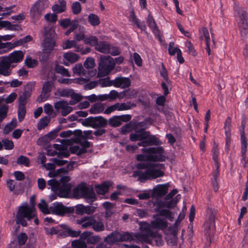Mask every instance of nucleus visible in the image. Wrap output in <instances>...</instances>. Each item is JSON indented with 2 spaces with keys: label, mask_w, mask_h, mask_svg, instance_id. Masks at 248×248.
I'll return each mask as SVG.
<instances>
[{
  "label": "nucleus",
  "mask_w": 248,
  "mask_h": 248,
  "mask_svg": "<svg viewBox=\"0 0 248 248\" xmlns=\"http://www.w3.org/2000/svg\"><path fill=\"white\" fill-rule=\"evenodd\" d=\"M70 97L73 100L70 101L71 105H74L82 99L81 96L79 94L75 93L73 90H72Z\"/></svg>",
  "instance_id": "57"
},
{
  "label": "nucleus",
  "mask_w": 248,
  "mask_h": 248,
  "mask_svg": "<svg viewBox=\"0 0 248 248\" xmlns=\"http://www.w3.org/2000/svg\"><path fill=\"white\" fill-rule=\"evenodd\" d=\"M31 39V37L30 35L27 36L24 38L21 39L15 42L14 43H12L11 42H7L6 43L2 45L3 46L4 48H8L10 49L14 48L15 47L21 45L30 40Z\"/></svg>",
  "instance_id": "31"
},
{
  "label": "nucleus",
  "mask_w": 248,
  "mask_h": 248,
  "mask_svg": "<svg viewBox=\"0 0 248 248\" xmlns=\"http://www.w3.org/2000/svg\"><path fill=\"white\" fill-rule=\"evenodd\" d=\"M217 211L212 208L206 210V221L204 223L206 234L209 235L215 229V220L217 218Z\"/></svg>",
  "instance_id": "12"
},
{
  "label": "nucleus",
  "mask_w": 248,
  "mask_h": 248,
  "mask_svg": "<svg viewBox=\"0 0 248 248\" xmlns=\"http://www.w3.org/2000/svg\"><path fill=\"white\" fill-rule=\"evenodd\" d=\"M131 85V80L128 78L118 77L114 80V86L117 88H125Z\"/></svg>",
  "instance_id": "26"
},
{
  "label": "nucleus",
  "mask_w": 248,
  "mask_h": 248,
  "mask_svg": "<svg viewBox=\"0 0 248 248\" xmlns=\"http://www.w3.org/2000/svg\"><path fill=\"white\" fill-rule=\"evenodd\" d=\"M62 47L63 49H67L71 48H75V51L79 52L81 50V46L78 45L76 40H66L62 43Z\"/></svg>",
  "instance_id": "29"
},
{
  "label": "nucleus",
  "mask_w": 248,
  "mask_h": 248,
  "mask_svg": "<svg viewBox=\"0 0 248 248\" xmlns=\"http://www.w3.org/2000/svg\"><path fill=\"white\" fill-rule=\"evenodd\" d=\"M155 219L151 222V227L155 229H165L167 227V222L164 219L158 217V215L155 216Z\"/></svg>",
  "instance_id": "25"
},
{
  "label": "nucleus",
  "mask_w": 248,
  "mask_h": 248,
  "mask_svg": "<svg viewBox=\"0 0 248 248\" xmlns=\"http://www.w3.org/2000/svg\"><path fill=\"white\" fill-rule=\"evenodd\" d=\"M73 248H86L87 245L85 242L81 240H76L72 243Z\"/></svg>",
  "instance_id": "53"
},
{
  "label": "nucleus",
  "mask_w": 248,
  "mask_h": 248,
  "mask_svg": "<svg viewBox=\"0 0 248 248\" xmlns=\"http://www.w3.org/2000/svg\"><path fill=\"white\" fill-rule=\"evenodd\" d=\"M50 121V117L49 116H46L42 118L39 122L37 124V128L38 130H41L46 126Z\"/></svg>",
  "instance_id": "41"
},
{
  "label": "nucleus",
  "mask_w": 248,
  "mask_h": 248,
  "mask_svg": "<svg viewBox=\"0 0 248 248\" xmlns=\"http://www.w3.org/2000/svg\"><path fill=\"white\" fill-rule=\"evenodd\" d=\"M54 108L57 110L61 109V114L62 116H66L73 110V108L69 106L66 101H60L54 103Z\"/></svg>",
  "instance_id": "21"
},
{
  "label": "nucleus",
  "mask_w": 248,
  "mask_h": 248,
  "mask_svg": "<svg viewBox=\"0 0 248 248\" xmlns=\"http://www.w3.org/2000/svg\"><path fill=\"white\" fill-rule=\"evenodd\" d=\"M170 186L169 183L158 185L151 190L153 198L161 197L166 195Z\"/></svg>",
  "instance_id": "22"
},
{
  "label": "nucleus",
  "mask_w": 248,
  "mask_h": 248,
  "mask_svg": "<svg viewBox=\"0 0 248 248\" xmlns=\"http://www.w3.org/2000/svg\"><path fill=\"white\" fill-rule=\"evenodd\" d=\"M49 4L48 0H38L31 9V16L34 19H39L44 10L48 7Z\"/></svg>",
  "instance_id": "13"
},
{
  "label": "nucleus",
  "mask_w": 248,
  "mask_h": 248,
  "mask_svg": "<svg viewBox=\"0 0 248 248\" xmlns=\"http://www.w3.org/2000/svg\"><path fill=\"white\" fill-rule=\"evenodd\" d=\"M99 83L102 87H109L112 85L114 86V80H110L108 78L100 80Z\"/></svg>",
  "instance_id": "61"
},
{
  "label": "nucleus",
  "mask_w": 248,
  "mask_h": 248,
  "mask_svg": "<svg viewBox=\"0 0 248 248\" xmlns=\"http://www.w3.org/2000/svg\"><path fill=\"white\" fill-rule=\"evenodd\" d=\"M235 16L238 18V26L241 36L245 38L248 34V19L247 13L244 8L240 7H236Z\"/></svg>",
  "instance_id": "7"
},
{
  "label": "nucleus",
  "mask_w": 248,
  "mask_h": 248,
  "mask_svg": "<svg viewBox=\"0 0 248 248\" xmlns=\"http://www.w3.org/2000/svg\"><path fill=\"white\" fill-rule=\"evenodd\" d=\"M141 151L145 154L138 155L136 159L138 161H162L164 160V150L162 147L143 148Z\"/></svg>",
  "instance_id": "5"
},
{
  "label": "nucleus",
  "mask_w": 248,
  "mask_h": 248,
  "mask_svg": "<svg viewBox=\"0 0 248 248\" xmlns=\"http://www.w3.org/2000/svg\"><path fill=\"white\" fill-rule=\"evenodd\" d=\"M38 207L45 214L50 213V208H48L47 203L44 200H41L40 203L38 204Z\"/></svg>",
  "instance_id": "47"
},
{
  "label": "nucleus",
  "mask_w": 248,
  "mask_h": 248,
  "mask_svg": "<svg viewBox=\"0 0 248 248\" xmlns=\"http://www.w3.org/2000/svg\"><path fill=\"white\" fill-rule=\"evenodd\" d=\"M74 196L77 198H84L88 202L95 200V194L92 188L87 187L85 184H82L74 188Z\"/></svg>",
  "instance_id": "9"
},
{
  "label": "nucleus",
  "mask_w": 248,
  "mask_h": 248,
  "mask_svg": "<svg viewBox=\"0 0 248 248\" xmlns=\"http://www.w3.org/2000/svg\"><path fill=\"white\" fill-rule=\"evenodd\" d=\"M55 70L57 73L60 74L63 76L70 77V74L68 70L62 66L57 65L55 67Z\"/></svg>",
  "instance_id": "51"
},
{
  "label": "nucleus",
  "mask_w": 248,
  "mask_h": 248,
  "mask_svg": "<svg viewBox=\"0 0 248 248\" xmlns=\"http://www.w3.org/2000/svg\"><path fill=\"white\" fill-rule=\"evenodd\" d=\"M8 108L6 105H3L0 107V122L7 116Z\"/></svg>",
  "instance_id": "59"
},
{
  "label": "nucleus",
  "mask_w": 248,
  "mask_h": 248,
  "mask_svg": "<svg viewBox=\"0 0 248 248\" xmlns=\"http://www.w3.org/2000/svg\"><path fill=\"white\" fill-rule=\"evenodd\" d=\"M16 126V120H13L9 124H7L3 129V132L5 134H8Z\"/></svg>",
  "instance_id": "48"
},
{
  "label": "nucleus",
  "mask_w": 248,
  "mask_h": 248,
  "mask_svg": "<svg viewBox=\"0 0 248 248\" xmlns=\"http://www.w3.org/2000/svg\"><path fill=\"white\" fill-rule=\"evenodd\" d=\"M138 198L140 200H147L150 197H152V193L151 190L140 193L138 195Z\"/></svg>",
  "instance_id": "63"
},
{
  "label": "nucleus",
  "mask_w": 248,
  "mask_h": 248,
  "mask_svg": "<svg viewBox=\"0 0 248 248\" xmlns=\"http://www.w3.org/2000/svg\"><path fill=\"white\" fill-rule=\"evenodd\" d=\"M70 177L65 176L61 178L60 182L55 179H51L47 182V184L51 187L54 192H58V196L60 197H67L71 191L72 186L68 183Z\"/></svg>",
  "instance_id": "4"
},
{
  "label": "nucleus",
  "mask_w": 248,
  "mask_h": 248,
  "mask_svg": "<svg viewBox=\"0 0 248 248\" xmlns=\"http://www.w3.org/2000/svg\"><path fill=\"white\" fill-rule=\"evenodd\" d=\"M88 21L89 23L93 26H96L100 24L99 17L93 14H91L88 16Z\"/></svg>",
  "instance_id": "45"
},
{
  "label": "nucleus",
  "mask_w": 248,
  "mask_h": 248,
  "mask_svg": "<svg viewBox=\"0 0 248 248\" xmlns=\"http://www.w3.org/2000/svg\"><path fill=\"white\" fill-rule=\"evenodd\" d=\"M94 231L99 232L103 231L105 230V226L103 222L101 221H96L94 219V223L92 226Z\"/></svg>",
  "instance_id": "44"
},
{
  "label": "nucleus",
  "mask_w": 248,
  "mask_h": 248,
  "mask_svg": "<svg viewBox=\"0 0 248 248\" xmlns=\"http://www.w3.org/2000/svg\"><path fill=\"white\" fill-rule=\"evenodd\" d=\"M133 239L132 236L127 232L120 233L118 231H115L107 235L104 239V242L108 245H112L118 242L131 241Z\"/></svg>",
  "instance_id": "10"
},
{
  "label": "nucleus",
  "mask_w": 248,
  "mask_h": 248,
  "mask_svg": "<svg viewBox=\"0 0 248 248\" xmlns=\"http://www.w3.org/2000/svg\"><path fill=\"white\" fill-rule=\"evenodd\" d=\"M85 122L93 128L103 127L108 124L107 120L102 116L90 117L85 119Z\"/></svg>",
  "instance_id": "14"
},
{
  "label": "nucleus",
  "mask_w": 248,
  "mask_h": 248,
  "mask_svg": "<svg viewBox=\"0 0 248 248\" xmlns=\"http://www.w3.org/2000/svg\"><path fill=\"white\" fill-rule=\"evenodd\" d=\"M138 92L136 90H125L124 92V96L127 99L135 98Z\"/></svg>",
  "instance_id": "52"
},
{
  "label": "nucleus",
  "mask_w": 248,
  "mask_h": 248,
  "mask_svg": "<svg viewBox=\"0 0 248 248\" xmlns=\"http://www.w3.org/2000/svg\"><path fill=\"white\" fill-rule=\"evenodd\" d=\"M57 14L55 13L53 14L48 13L45 16V19L46 21L53 23L55 22L57 20Z\"/></svg>",
  "instance_id": "60"
},
{
  "label": "nucleus",
  "mask_w": 248,
  "mask_h": 248,
  "mask_svg": "<svg viewBox=\"0 0 248 248\" xmlns=\"http://www.w3.org/2000/svg\"><path fill=\"white\" fill-rule=\"evenodd\" d=\"M25 63L29 68H33L37 65L38 62L35 59H31L30 57H27L25 60Z\"/></svg>",
  "instance_id": "62"
},
{
  "label": "nucleus",
  "mask_w": 248,
  "mask_h": 248,
  "mask_svg": "<svg viewBox=\"0 0 248 248\" xmlns=\"http://www.w3.org/2000/svg\"><path fill=\"white\" fill-rule=\"evenodd\" d=\"M50 213L63 216L70 212V208L64 206L62 202H56L50 207Z\"/></svg>",
  "instance_id": "15"
},
{
  "label": "nucleus",
  "mask_w": 248,
  "mask_h": 248,
  "mask_svg": "<svg viewBox=\"0 0 248 248\" xmlns=\"http://www.w3.org/2000/svg\"><path fill=\"white\" fill-rule=\"evenodd\" d=\"M181 196L180 195H177L174 199H173L171 201L166 202L165 205L164 206L167 207L168 208H172L175 206L176 204L178 201L180 199Z\"/></svg>",
  "instance_id": "55"
},
{
  "label": "nucleus",
  "mask_w": 248,
  "mask_h": 248,
  "mask_svg": "<svg viewBox=\"0 0 248 248\" xmlns=\"http://www.w3.org/2000/svg\"><path fill=\"white\" fill-rule=\"evenodd\" d=\"M142 141L138 142V145L145 147L151 145H157L159 144V140L154 135H150L149 132L145 131Z\"/></svg>",
  "instance_id": "16"
},
{
  "label": "nucleus",
  "mask_w": 248,
  "mask_h": 248,
  "mask_svg": "<svg viewBox=\"0 0 248 248\" xmlns=\"http://www.w3.org/2000/svg\"><path fill=\"white\" fill-rule=\"evenodd\" d=\"M72 71L74 75L77 76H84V78H75V83H78L83 84L87 82L90 78L93 76H95L96 71L85 70L82 64L77 63L72 68Z\"/></svg>",
  "instance_id": "11"
},
{
  "label": "nucleus",
  "mask_w": 248,
  "mask_h": 248,
  "mask_svg": "<svg viewBox=\"0 0 248 248\" xmlns=\"http://www.w3.org/2000/svg\"><path fill=\"white\" fill-rule=\"evenodd\" d=\"M95 48L98 51L105 54L108 53L110 49V45L107 42L101 41L97 43Z\"/></svg>",
  "instance_id": "32"
},
{
  "label": "nucleus",
  "mask_w": 248,
  "mask_h": 248,
  "mask_svg": "<svg viewBox=\"0 0 248 248\" xmlns=\"http://www.w3.org/2000/svg\"><path fill=\"white\" fill-rule=\"evenodd\" d=\"M53 87V83L52 81H45L43 84L42 92L38 98L39 102L46 101L49 96V93L51 91Z\"/></svg>",
  "instance_id": "18"
},
{
  "label": "nucleus",
  "mask_w": 248,
  "mask_h": 248,
  "mask_svg": "<svg viewBox=\"0 0 248 248\" xmlns=\"http://www.w3.org/2000/svg\"><path fill=\"white\" fill-rule=\"evenodd\" d=\"M105 107L104 105L102 103H96L91 107L90 112L91 114H98L103 112Z\"/></svg>",
  "instance_id": "36"
},
{
  "label": "nucleus",
  "mask_w": 248,
  "mask_h": 248,
  "mask_svg": "<svg viewBox=\"0 0 248 248\" xmlns=\"http://www.w3.org/2000/svg\"><path fill=\"white\" fill-rule=\"evenodd\" d=\"M66 9V2L65 0H58L52 6V10L55 14L64 12Z\"/></svg>",
  "instance_id": "28"
},
{
  "label": "nucleus",
  "mask_w": 248,
  "mask_h": 248,
  "mask_svg": "<svg viewBox=\"0 0 248 248\" xmlns=\"http://www.w3.org/2000/svg\"><path fill=\"white\" fill-rule=\"evenodd\" d=\"M140 229L141 232L135 235L139 241L150 244L152 243V240H154L156 246L160 247L163 245L164 241L161 235L157 232L152 231L149 224L144 222L141 225Z\"/></svg>",
  "instance_id": "2"
},
{
  "label": "nucleus",
  "mask_w": 248,
  "mask_h": 248,
  "mask_svg": "<svg viewBox=\"0 0 248 248\" xmlns=\"http://www.w3.org/2000/svg\"><path fill=\"white\" fill-rule=\"evenodd\" d=\"M145 131L144 130H141L136 131L133 133H131L130 135V139L131 141H135L139 140L142 141Z\"/></svg>",
  "instance_id": "35"
},
{
  "label": "nucleus",
  "mask_w": 248,
  "mask_h": 248,
  "mask_svg": "<svg viewBox=\"0 0 248 248\" xmlns=\"http://www.w3.org/2000/svg\"><path fill=\"white\" fill-rule=\"evenodd\" d=\"M63 57L65 60L71 63L76 62L79 59V56L78 54L71 52L64 53Z\"/></svg>",
  "instance_id": "37"
},
{
  "label": "nucleus",
  "mask_w": 248,
  "mask_h": 248,
  "mask_svg": "<svg viewBox=\"0 0 248 248\" xmlns=\"http://www.w3.org/2000/svg\"><path fill=\"white\" fill-rule=\"evenodd\" d=\"M241 155L243 159L245 160L246 158V152L247 148V139L244 134V131L241 134Z\"/></svg>",
  "instance_id": "34"
},
{
  "label": "nucleus",
  "mask_w": 248,
  "mask_h": 248,
  "mask_svg": "<svg viewBox=\"0 0 248 248\" xmlns=\"http://www.w3.org/2000/svg\"><path fill=\"white\" fill-rule=\"evenodd\" d=\"M100 241L101 238L99 236H91L87 240V243L89 244H96Z\"/></svg>",
  "instance_id": "64"
},
{
  "label": "nucleus",
  "mask_w": 248,
  "mask_h": 248,
  "mask_svg": "<svg viewBox=\"0 0 248 248\" xmlns=\"http://www.w3.org/2000/svg\"><path fill=\"white\" fill-rule=\"evenodd\" d=\"M26 113V108L23 105H19L18 110V119L20 122L22 121L24 118Z\"/></svg>",
  "instance_id": "58"
},
{
  "label": "nucleus",
  "mask_w": 248,
  "mask_h": 248,
  "mask_svg": "<svg viewBox=\"0 0 248 248\" xmlns=\"http://www.w3.org/2000/svg\"><path fill=\"white\" fill-rule=\"evenodd\" d=\"M35 201V196L33 195L30 198L31 205L27 203H23L19 206L16 219V224L26 226L27 225L26 219L30 221L35 217L36 214L34 207Z\"/></svg>",
  "instance_id": "1"
},
{
  "label": "nucleus",
  "mask_w": 248,
  "mask_h": 248,
  "mask_svg": "<svg viewBox=\"0 0 248 248\" xmlns=\"http://www.w3.org/2000/svg\"><path fill=\"white\" fill-rule=\"evenodd\" d=\"M28 239L27 235L24 232L20 233L17 236V242L19 245L22 246L24 245Z\"/></svg>",
  "instance_id": "56"
},
{
  "label": "nucleus",
  "mask_w": 248,
  "mask_h": 248,
  "mask_svg": "<svg viewBox=\"0 0 248 248\" xmlns=\"http://www.w3.org/2000/svg\"><path fill=\"white\" fill-rule=\"evenodd\" d=\"M108 123L111 126L117 127L121 125L120 118L119 116H113L108 121Z\"/></svg>",
  "instance_id": "46"
},
{
  "label": "nucleus",
  "mask_w": 248,
  "mask_h": 248,
  "mask_svg": "<svg viewBox=\"0 0 248 248\" xmlns=\"http://www.w3.org/2000/svg\"><path fill=\"white\" fill-rule=\"evenodd\" d=\"M115 62L114 59L109 56H101L99 64L98 76L100 77L108 75L114 69Z\"/></svg>",
  "instance_id": "8"
},
{
  "label": "nucleus",
  "mask_w": 248,
  "mask_h": 248,
  "mask_svg": "<svg viewBox=\"0 0 248 248\" xmlns=\"http://www.w3.org/2000/svg\"><path fill=\"white\" fill-rule=\"evenodd\" d=\"M16 163L20 165H23L25 167H29L30 164V160L25 156L20 155L17 158Z\"/></svg>",
  "instance_id": "43"
},
{
  "label": "nucleus",
  "mask_w": 248,
  "mask_h": 248,
  "mask_svg": "<svg viewBox=\"0 0 248 248\" xmlns=\"http://www.w3.org/2000/svg\"><path fill=\"white\" fill-rule=\"evenodd\" d=\"M77 224L80 225L82 229L91 228L94 223V216H85L76 220Z\"/></svg>",
  "instance_id": "23"
},
{
  "label": "nucleus",
  "mask_w": 248,
  "mask_h": 248,
  "mask_svg": "<svg viewBox=\"0 0 248 248\" xmlns=\"http://www.w3.org/2000/svg\"><path fill=\"white\" fill-rule=\"evenodd\" d=\"M96 208L93 206H85L82 204H77L75 206V213L79 215L87 214L91 215L93 214Z\"/></svg>",
  "instance_id": "19"
},
{
  "label": "nucleus",
  "mask_w": 248,
  "mask_h": 248,
  "mask_svg": "<svg viewBox=\"0 0 248 248\" xmlns=\"http://www.w3.org/2000/svg\"><path fill=\"white\" fill-rule=\"evenodd\" d=\"M111 186V183L110 182H104L101 185L95 186V190L99 194H105L108 190L109 186Z\"/></svg>",
  "instance_id": "33"
},
{
  "label": "nucleus",
  "mask_w": 248,
  "mask_h": 248,
  "mask_svg": "<svg viewBox=\"0 0 248 248\" xmlns=\"http://www.w3.org/2000/svg\"><path fill=\"white\" fill-rule=\"evenodd\" d=\"M10 61L11 63L20 62L24 58V53L21 51H15L11 53L8 57H5Z\"/></svg>",
  "instance_id": "27"
},
{
  "label": "nucleus",
  "mask_w": 248,
  "mask_h": 248,
  "mask_svg": "<svg viewBox=\"0 0 248 248\" xmlns=\"http://www.w3.org/2000/svg\"><path fill=\"white\" fill-rule=\"evenodd\" d=\"M44 39L42 43L43 51L48 55L54 49L56 46L55 33L53 29L45 27Z\"/></svg>",
  "instance_id": "6"
},
{
  "label": "nucleus",
  "mask_w": 248,
  "mask_h": 248,
  "mask_svg": "<svg viewBox=\"0 0 248 248\" xmlns=\"http://www.w3.org/2000/svg\"><path fill=\"white\" fill-rule=\"evenodd\" d=\"M3 28H6L11 31L16 30V26L12 25L9 21L0 20V30Z\"/></svg>",
  "instance_id": "49"
},
{
  "label": "nucleus",
  "mask_w": 248,
  "mask_h": 248,
  "mask_svg": "<svg viewBox=\"0 0 248 248\" xmlns=\"http://www.w3.org/2000/svg\"><path fill=\"white\" fill-rule=\"evenodd\" d=\"M15 67L10 61L5 57L2 58L0 62V75L7 77L11 74L12 68Z\"/></svg>",
  "instance_id": "17"
},
{
  "label": "nucleus",
  "mask_w": 248,
  "mask_h": 248,
  "mask_svg": "<svg viewBox=\"0 0 248 248\" xmlns=\"http://www.w3.org/2000/svg\"><path fill=\"white\" fill-rule=\"evenodd\" d=\"M199 38L202 41L204 40L206 42L205 49L208 55L210 54L211 50L210 46L211 45V41L210 37L209 32L207 28L202 27L199 30Z\"/></svg>",
  "instance_id": "20"
},
{
  "label": "nucleus",
  "mask_w": 248,
  "mask_h": 248,
  "mask_svg": "<svg viewBox=\"0 0 248 248\" xmlns=\"http://www.w3.org/2000/svg\"><path fill=\"white\" fill-rule=\"evenodd\" d=\"M80 233V231H76L72 230L70 228H67L65 230L62 232L60 233L62 236H71L73 237H76L79 235Z\"/></svg>",
  "instance_id": "38"
},
{
  "label": "nucleus",
  "mask_w": 248,
  "mask_h": 248,
  "mask_svg": "<svg viewBox=\"0 0 248 248\" xmlns=\"http://www.w3.org/2000/svg\"><path fill=\"white\" fill-rule=\"evenodd\" d=\"M71 136H73V137L69 140H70L74 141L75 142H78L79 141V137H76L75 134L71 130L63 131L60 135V136L62 138H68Z\"/></svg>",
  "instance_id": "39"
},
{
  "label": "nucleus",
  "mask_w": 248,
  "mask_h": 248,
  "mask_svg": "<svg viewBox=\"0 0 248 248\" xmlns=\"http://www.w3.org/2000/svg\"><path fill=\"white\" fill-rule=\"evenodd\" d=\"M147 23L149 27L152 30L154 33L158 32V28L152 16H149L147 18Z\"/></svg>",
  "instance_id": "40"
},
{
  "label": "nucleus",
  "mask_w": 248,
  "mask_h": 248,
  "mask_svg": "<svg viewBox=\"0 0 248 248\" xmlns=\"http://www.w3.org/2000/svg\"><path fill=\"white\" fill-rule=\"evenodd\" d=\"M89 147L90 143L87 140H84L71 147V151L77 155H81L86 153L87 148Z\"/></svg>",
  "instance_id": "24"
},
{
  "label": "nucleus",
  "mask_w": 248,
  "mask_h": 248,
  "mask_svg": "<svg viewBox=\"0 0 248 248\" xmlns=\"http://www.w3.org/2000/svg\"><path fill=\"white\" fill-rule=\"evenodd\" d=\"M84 42L86 44L95 46L98 43V39L95 36H90L89 37L86 38Z\"/></svg>",
  "instance_id": "54"
},
{
  "label": "nucleus",
  "mask_w": 248,
  "mask_h": 248,
  "mask_svg": "<svg viewBox=\"0 0 248 248\" xmlns=\"http://www.w3.org/2000/svg\"><path fill=\"white\" fill-rule=\"evenodd\" d=\"M163 165L161 164L152 163L144 171L138 170L134 171L133 176L138 178V180L143 182L146 180L155 179L163 176L164 172L160 170Z\"/></svg>",
  "instance_id": "3"
},
{
  "label": "nucleus",
  "mask_w": 248,
  "mask_h": 248,
  "mask_svg": "<svg viewBox=\"0 0 248 248\" xmlns=\"http://www.w3.org/2000/svg\"><path fill=\"white\" fill-rule=\"evenodd\" d=\"M95 65V60L92 57L87 58L84 62V66L87 69H92Z\"/></svg>",
  "instance_id": "50"
},
{
  "label": "nucleus",
  "mask_w": 248,
  "mask_h": 248,
  "mask_svg": "<svg viewBox=\"0 0 248 248\" xmlns=\"http://www.w3.org/2000/svg\"><path fill=\"white\" fill-rule=\"evenodd\" d=\"M163 204V203H159L158 206L155 208V211L159 212L160 216L165 217L170 221H172L174 217L175 214L167 209H162L160 210V208L164 207V205H162Z\"/></svg>",
  "instance_id": "30"
},
{
  "label": "nucleus",
  "mask_w": 248,
  "mask_h": 248,
  "mask_svg": "<svg viewBox=\"0 0 248 248\" xmlns=\"http://www.w3.org/2000/svg\"><path fill=\"white\" fill-rule=\"evenodd\" d=\"M118 106V111L126 110L135 107L136 105L134 103L131 104L130 102L119 103H117Z\"/></svg>",
  "instance_id": "42"
}]
</instances>
